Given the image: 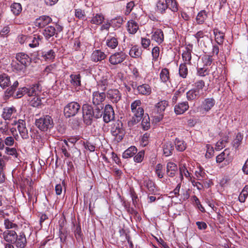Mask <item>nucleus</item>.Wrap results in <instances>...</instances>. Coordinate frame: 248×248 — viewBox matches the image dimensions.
I'll return each mask as SVG.
<instances>
[{
	"mask_svg": "<svg viewBox=\"0 0 248 248\" xmlns=\"http://www.w3.org/2000/svg\"><path fill=\"white\" fill-rule=\"evenodd\" d=\"M10 77L6 74L0 75V86L2 88H5L10 84Z\"/></svg>",
	"mask_w": 248,
	"mask_h": 248,
	"instance_id": "obj_31",
	"label": "nucleus"
},
{
	"mask_svg": "<svg viewBox=\"0 0 248 248\" xmlns=\"http://www.w3.org/2000/svg\"><path fill=\"white\" fill-rule=\"evenodd\" d=\"M215 100L213 98H208L205 99L201 105V108L205 111H209L215 105Z\"/></svg>",
	"mask_w": 248,
	"mask_h": 248,
	"instance_id": "obj_19",
	"label": "nucleus"
},
{
	"mask_svg": "<svg viewBox=\"0 0 248 248\" xmlns=\"http://www.w3.org/2000/svg\"><path fill=\"white\" fill-rule=\"evenodd\" d=\"M165 2H167V8H169L173 12L178 11V4L175 0H165Z\"/></svg>",
	"mask_w": 248,
	"mask_h": 248,
	"instance_id": "obj_48",
	"label": "nucleus"
},
{
	"mask_svg": "<svg viewBox=\"0 0 248 248\" xmlns=\"http://www.w3.org/2000/svg\"><path fill=\"white\" fill-rule=\"evenodd\" d=\"M52 19L49 16H42L36 19L34 25L40 28H43L50 23Z\"/></svg>",
	"mask_w": 248,
	"mask_h": 248,
	"instance_id": "obj_12",
	"label": "nucleus"
},
{
	"mask_svg": "<svg viewBox=\"0 0 248 248\" xmlns=\"http://www.w3.org/2000/svg\"><path fill=\"white\" fill-rule=\"evenodd\" d=\"M15 124H17V129L23 139H28L29 138L28 130L26 127V122L22 120H19L18 122H15Z\"/></svg>",
	"mask_w": 248,
	"mask_h": 248,
	"instance_id": "obj_10",
	"label": "nucleus"
},
{
	"mask_svg": "<svg viewBox=\"0 0 248 248\" xmlns=\"http://www.w3.org/2000/svg\"><path fill=\"white\" fill-rule=\"evenodd\" d=\"M141 126L144 130H147L150 128V118L147 114H146L142 119Z\"/></svg>",
	"mask_w": 248,
	"mask_h": 248,
	"instance_id": "obj_49",
	"label": "nucleus"
},
{
	"mask_svg": "<svg viewBox=\"0 0 248 248\" xmlns=\"http://www.w3.org/2000/svg\"><path fill=\"white\" fill-rule=\"evenodd\" d=\"M2 237L7 242L13 244L16 240L18 234L15 231L13 230H6L2 234Z\"/></svg>",
	"mask_w": 248,
	"mask_h": 248,
	"instance_id": "obj_13",
	"label": "nucleus"
},
{
	"mask_svg": "<svg viewBox=\"0 0 248 248\" xmlns=\"http://www.w3.org/2000/svg\"><path fill=\"white\" fill-rule=\"evenodd\" d=\"M195 175L196 177L197 180L199 181H203L207 177V175L206 174L204 170L202 167H200L195 171Z\"/></svg>",
	"mask_w": 248,
	"mask_h": 248,
	"instance_id": "obj_38",
	"label": "nucleus"
},
{
	"mask_svg": "<svg viewBox=\"0 0 248 248\" xmlns=\"http://www.w3.org/2000/svg\"><path fill=\"white\" fill-rule=\"evenodd\" d=\"M13 244L17 248H24L27 245V239L25 233L20 232L17 236V238Z\"/></svg>",
	"mask_w": 248,
	"mask_h": 248,
	"instance_id": "obj_16",
	"label": "nucleus"
},
{
	"mask_svg": "<svg viewBox=\"0 0 248 248\" xmlns=\"http://www.w3.org/2000/svg\"><path fill=\"white\" fill-rule=\"evenodd\" d=\"M93 107L88 104H84L82 107L83 120L86 125H91L93 123Z\"/></svg>",
	"mask_w": 248,
	"mask_h": 248,
	"instance_id": "obj_3",
	"label": "nucleus"
},
{
	"mask_svg": "<svg viewBox=\"0 0 248 248\" xmlns=\"http://www.w3.org/2000/svg\"><path fill=\"white\" fill-rule=\"evenodd\" d=\"M162 168L163 166L161 164H158L155 166V174L157 175V177L159 178H162L163 177L164 174L162 173Z\"/></svg>",
	"mask_w": 248,
	"mask_h": 248,
	"instance_id": "obj_62",
	"label": "nucleus"
},
{
	"mask_svg": "<svg viewBox=\"0 0 248 248\" xmlns=\"http://www.w3.org/2000/svg\"><path fill=\"white\" fill-rule=\"evenodd\" d=\"M112 135L115 137L117 142L121 141L124 135V130L123 128V124L119 122L115 124L111 130Z\"/></svg>",
	"mask_w": 248,
	"mask_h": 248,
	"instance_id": "obj_6",
	"label": "nucleus"
},
{
	"mask_svg": "<svg viewBox=\"0 0 248 248\" xmlns=\"http://www.w3.org/2000/svg\"><path fill=\"white\" fill-rule=\"evenodd\" d=\"M104 20V16L102 14H93L91 20V23L96 25H100Z\"/></svg>",
	"mask_w": 248,
	"mask_h": 248,
	"instance_id": "obj_35",
	"label": "nucleus"
},
{
	"mask_svg": "<svg viewBox=\"0 0 248 248\" xmlns=\"http://www.w3.org/2000/svg\"><path fill=\"white\" fill-rule=\"evenodd\" d=\"M189 108L188 102H183L178 103L174 107V111L177 115L182 114L186 111Z\"/></svg>",
	"mask_w": 248,
	"mask_h": 248,
	"instance_id": "obj_20",
	"label": "nucleus"
},
{
	"mask_svg": "<svg viewBox=\"0 0 248 248\" xmlns=\"http://www.w3.org/2000/svg\"><path fill=\"white\" fill-rule=\"evenodd\" d=\"M157 11L161 13H164L167 9V2L164 1L159 0L156 4Z\"/></svg>",
	"mask_w": 248,
	"mask_h": 248,
	"instance_id": "obj_55",
	"label": "nucleus"
},
{
	"mask_svg": "<svg viewBox=\"0 0 248 248\" xmlns=\"http://www.w3.org/2000/svg\"><path fill=\"white\" fill-rule=\"evenodd\" d=\"M194 37L196 38L198 43L201 45L206 46L203 40L202 39L206 38L208 39V37L207 35H205L204 32L202 31H198L195 35Z\"/></svg>",
	"mask_w": 248,
	"mask_h": 248,
	"instance_id": "obj_40",
	"label": "nucleus"
},
{
	"mask_svg": "<svg viewBox=\"0 0 248 248\" xmlns=\"http://www.w3.org/2000/svg\"><path fill=\"white\" fill-rule=\"evenodd\" d=\"M129 54L132 58H139L142 54V50L141 48L137 46H134L131 48Z\"/></svg>",
	"mask_w": 248,
	"mask_h": 248,
	"instance_id": "obj_32",
	"label": "nucleus"
},
{
	"mask_svg": "<svg viewBox=\"0 0 248 248\" xmlns=\"http://www.w3.org/2000/svg\"><path fill=\"white\" fill-rule=\"evenodd\" d=\"M160 78L161 81L164 83H166L167 81H170V72L168 69L164 68L161 70V71L160 73Z\"/></svg>",
	"mask_w": 248,
	"mask_h": 248,
	"instance_id": "obj_36",
	"label": "nucleus"
},
{
	"mask_svg": "<svg viewBox=\"0 0 248 248\" xmlns=\"http://www.w3.org/2000/svg\"><path fill=\"white\" fill-rule=\"evenodd\" d=\"M163 154L166 156H169L172 154L174 150V145L171 141H168L163 145Z\"/></svg>",
	"mask_w": 248,
	"mask_h": 248,
	"instance_id": "obj_24",
	"label": "nucleus"
},
{
	"mask_svg": "<svg viewBox=\"0 0 248 248\" xmlns=\"http://www.w3.org/2000/svg\"><path fill=\"white\" fill-rule=\"evenodd\" d=\"M11 10L15 16L19 15L22 11L21 5L19 3H14L11 6Z\"/></svg>",
	"mask_w": 248,
	"mask_h": 248,
	"instance_id": "obj_51",
	"label": "nucleus"
},
{
	"mask_svg": "<svg viewBox=\"0 0 248 248\" xmlns=\"http://www.w3.org/2000/svg\"><path fill=\"white\" fill-rule=\"evenodd\" d=\"M106 45L112 49L116 48L118 45L117 39L114 37H109L106 40Z\"/></svg>",
	"mask_w": 248,
	"mask_h": 248,
	"instance_id": "obj_45",
	"label": "nucleus"
},
{
	"mask_svg": "<svg viewBox=\"0 0 248 248\" xmlns=\"http://www.w3.org/2000/svg\"><path fill=\"white\" fill-rule=\"evenodd\" d=\"M12 67L13 71H16V72H19L24 71L26 69V67L24 64L19 63L18 62H13L12 64Z\"/></svg>",
	"mask_w": 248,
	"mask_h": 248,
	"instance_id": "obj_43",
	"label": "nucleus"
},
{
	"mask_svg": "<svg viewBox=\"0 0 248 248\" xmlns=\"http://www.w3.org/2000/svg\"><path fill=\"white\" fill-rule=\"evenodd\" d=\"M248 196V185H246L240 192L238 200L241 202H244Z\"/></svg>",
	"mask_w": 248,
	"mask_h": 248,
	"instance_id": "obj_44",
	"label": "nucleus"
},
{
	"mask_svg": "<svg viewBox=\"0 0 248 248\" xmlns=\"http://www.w3.org/2000/svg\"><path fill=\"white\" fill-rule=\"evenodd\" d=\"M102 116L105 123H108L114 119V111L110 105L108 104L105 106Z\"/></svg>",
	"mask_w": 248,
	"mask_h": 248,
	"instance_id": "obj_8",
	"label": "nucleus"
},
{
	"mask_svg": "<svg viewBox=\"0 0 248 248\" xmlns=\"http://www.w3.org/2000/svg\"><path fill=\"white\" fill-rule=\"evenodd\" d=\"M35 124L40 130L47 131L53 128L54 123L51 117L46 115L36 119Z\"/></svg>",
	"mask_w": 248,
	"mask_h": 248,
	"instance_id": "obj_2",
	"label": "nucleus"
},
{
	"mask_svg": "<svg viewBox=\"0 0 248 248\" xmlns=\"http://www.w3.org/2000/svg\"><path fill=\"white\" fill-rule=\"evenodd\" d=\"M175 145L176 150L180 152L184 151L186 148V144L185 141L178 138L175 139Z\"/></svg>",
	"mask_w": 248,
	"mask_h": 248,
	"instance_id": "obj_47",
	"label": "nucleus"
},
{
	"mask_svg": "<svg viewBox=\"0 0 248 248\" xmlns=\"http://www.w3.org/2000/svg\"><path fill=\"white\" fill-rule=\"evenodd\" d=\"M137 149L135 146H131L123 153L122 156L124 158L132 157L137 153Z\"/></svg>",
	"mask_w": 248,
	"mask_h": 248,
	"instance_id": "obj_29",
	"label": "nucleus"
},
{
	"mask_svg": "<svg viewBox=\"0 0 248 248\" xmlns=\"http://www.w3.org/2000/svg\"><path fill=\"white\" fill-rule=\"evenodd\" d=\"M80 109V106L77 102L73 101L67 104L64 108V114L66 117L75 116Z\"/></svg>",
	"mask_w": 248,
	"mask_h": 248,
	"instance_id": "obj_4",
	"label": "nucleus"
},
{
	"mask_svg": "<svg viewBox=\"0 0 248 248\" xmlns=\"http://www.w3.org/2000/svg\"><path fill=\"white\" fill-rule=\"evenodd\" d=\"M160 49L158 46L154 47L152 51V54L153 57V60L156 61L159 56Z\"/></svg>",
	"mask_w": 248,
	"mask_h": 248,
	"instance_id": "obj_61",
	"label": "nucleus"
},
{
	"mask_svg": "<svg viewBox=\"0 0 248 248\" xmlns=\"http://www.w3.org/2000/svg\"><path fill=\"white\" fill-rule=\"evenodd\" d=\"M16 112V110L14 107H5L3 109L1 116L5 120H9L14 117Z\"/></svg>",
	"mask_w": 248,
	"mask_h": 248,
	"instance_id": "obj_15",
	"label": "nucleus"
},
{
	"mask_svg": "<svg viewBox=\"0 0 248 248\" xmlns=\"http://www.w3.org/2000/svg\"><path fill=\"white\" fill-rule=\"evenodd\" d=\"M106 55L100 50H95L93 51L91 55V60L94 62H98L104 60Z\"/></svg>",
	"mask_w": 248,
	"mask_h": 248,
	"instance_id": "obj_22",
	"label": "nucleus"
},
{
	"mask_svg": "<svg viewBox=\"0 0 248 248\" xmlns=\"http://www.w3.org/2000/svg\"><path fill=\"white\" fill-rule=\"evenodd\" d=\"M143 186L147 188L149 192L152 193L155 192V184L151 180L149 179L144 180Z\"/></svg>",
	"mask_w": 248,
	"mask_h": 248,
	"instance_id": "obj_39",
	"label": "nucleus"
},
{
	"mask_svg": "<svg viewBox=\"0 0 248 248\" xmlns=\"http://www.w3.org/2000/svg\"><path fill=\"white\" fill-rule=\"evenodd\" d=\"M43 37L40 35L34 34L29 36L27 39V44L30 47L34 48L38 46L40 42L42 40Z\"/></svg>",
	"mask_w": 248,
	"mask_h": 248,
	"instance_id": "obj_14",
	"label": "nucleus"
},
{
	"mask_svg": "<svg viewBox=\"0 0 248 248\" xmlns=\"http://www.w3.org/2000/svg\"><path fill=\"white\" fill-rule=\"evenodd\" d=\"M144 151H140L134 157V160L135 162L137 163L141 162L144 157Z\"/></svg>",
	"mask_w": 248,
	"mask_h": 248,
	"instance_id": "obj_63",
	"label": "nucleus"
},
{
	"mask_svg": "<svg viewBox=\"0 0 248 248\" xmlns=\"http://www.w3.org/2000/svg\"><path fill=\"white\" fill-rule=\"evenodd\" d=\"M103 106L102 105L97 106L94 109H93V119H99L102 117L103 115L102 110Z\"/></svg>",
	"mask_w": 248,
	"mask_h": 248,
	"instance_id": "obj_46",
	"label": "nucleus"
},
{
	"mask_svg": "<svg viewBox=\"0 0 248 248\" xmlns=\"http://www.w3.org/2000/svg\"><path fill=\"white\" fill-rule=\"evenodd\" d=\"M92 102L95 106H100L106 97V94L104 92L100 93L95 91L93 93Z\"/></svg>",
	"mask_w": 248,
	"mask_h": 248,
	"instance_id": "obj_11",
	"label": "nucleus"
},
{
	"mask_svg": "<svg viewBox=\"0 0 248 248\" xmlns=\"http://www.w3.org/2000/svg\"><path fill=\"white\" fill-rule=\"evenodd\" d=\"M26 94H28L27 87L20 88L15 94L14 97L16 98H20Z\"/></svg>",
	"mask_w": 248,
	"mask_h": 248,
	"instance_id": "obj_56",
	"label": "nucleus"
},
{
	"mask_svg": "<svg viewBox=\"0 0 248 248\" xmlns=\"http://www.w3.org/2000/svg\"><path fill=\"white\" fill-rule=\"evenodd\" d=\"M243 138V136L240 133H238L235 137V138L233 141V146L235 149H238L240 145L241 144L242 140Z\"/></svg>",
	"mask_w": 248,
	"mask_h": 248,
	"instance_id": "obj_50",
	"label": "nucleus"
},
{
	"mask_svg": "<svg viewBox=\"0 0 248 248\" xmlns=\"http://www.w3.org/2000/svg\"><path fill=\"white\" fill-rule=\"evenodd\" d=\"M27 89L28 95L29 96L38 95L41 90V86L38 83L30 86Z\"/></svg>",
	"mask_w": 248,
	"mask_h": 248,
	"instance_id": "obj_21",
	"label": "nucleus"
},
{
	"mask_svg": "<svg viewBox=\"0 0 248 248\" xmlns=\"http://www.w3.org/2000/svg\"><path fill=\"white\" fill-rule=\"evenodd\" d=\"M178 168L177 165L171 162H170L167 164V174L170 177H173L177 172Z\"/></svg>",
	"mask_w": 248,
	"mask_h": 248,
	"instance_id": "obj_23",
	"label": "nucleus"
},
{
	"mask_svg": "<svg viewBox=\"0 0 248 248\" xmlns=\"http://www.w3.org/2000/svg\"><path fill=\"white\" fill-rule=\"evenodd\" d=\"M127 55L123 51L115 52L111 55L109 58V62L112 65H117L123 62Z\"/></svg>",
	"mask_w": 248,
	"mask_h": 248,
	"instance_id": "obj_7",
	"label": "nucleus"
},
{
	"mask_svg": "<svg viewBox=\"0 0 248 248\" xmlns=\"http://www.w3.org/2000/svg\"><path fill=\"white\" fill-rule=\"evenodd\" d=\"M228 152L229 150L225 149L223 152L218 155L216 157L217 162L219 163L222 162L225 159L226 156L228 155Z\"/></svg>",
	"mask_w": 248,
	"mask_h": 248,
	"instance_id": "obj_57",
	"label": "nucleus"
},
{
	"mask_svg": "<svg viewBox=\"0 0 248 248\" xmlns=\"http://www.w3.org/2000/svg\"><path fill=\"white\" fill-rule=\"evenodd\" d=\"M206 153L205 154V157L207 158H210L212 157L214 154V150L213 147L209 144L206 145Z\"/></svg>",
	"mask_w": 248,
	"mask_h": 248,
	"instance_id": "obj_60",
	"label": "nucleus"
},
{
	"mask_svg": "<svg viewBox=\"0 0 248 248\" xmlns=\"http://www.w3.org/2000/svg\"><path fill=\"white\" fill-rule=\"evenodd\" d=\"M124 21L123 18L119 16L110 20V24L113 28H119Z\"/></svg>",
	"mask_w": 248,
	"mask_h": 248,
	"instance_id": "obj_53",
	"label": "nucleus"
},
{
	"mask_svg": "<svg viewBox=\"0 0 248 248\" xmlns=\"http://www.w3.org/2000/svg\"><path fill=\"white\" fill-rule=\"evenodd\" d=\"M202 94L203 93H200L199 91L193 89L186 93V98L188 100H193L199 98Z\"/></svg>",
	"mask_w": 248,
	"mask_h": 248,
	"instance_id": "obj_26",
	"label": "nucleus"
},
{
	"mask_svg": "<svg viewBox=\"0 0 248 248\" xmlns=\"http://www.w3.org/2000/svg\"><path fill=\"white\" fill-rule=\"evenodd\" d=\"M19 83L18 81H15L13 84L10 87H9L5 92V96L7 97H9L11 96H14V93L18 87Z\"/></svg>",
	"mask_w": 248,
	"mask_h": 248,
	"instance_id": "obj_33",
	"label": "nucleus"
},
{
	"mask_svg": "<svg viewBox=\"0 0 248 248\" xmlns=\"http://www.w3.org/2000/svg\"><path fill=\"white\" fill-rule=\"evenodd\" d=\"M197 74L201 77H204L209 74V70L207 68L203 67L198 68L197 70Z\"/></svg>",
	"mask_w": 248,
	"mask_h": 248,
	"instance_id": "obj_64",
	"label": "nucleus"
},
{
	"mask_svg": "<svg viewBox=\"0 0 248 248\" xmlns=\"http://www.w3.org/2000/svg\"><path fill=\"white\" fill-rule=\"evenodd\" d=\"M108 84V78L107 76H103L97 81V87L98 89L102 91H105Z\"/></svg>",
	"mask_w": 248,
	"mask_h": 248,
	"instance_id": "obj_27",
	"label": "nucleus"
},
{
	"mask_svg": "<svg viewBox=\"0 0 248 248\" xmlns=\"http://www.w3.org/2000/svg\"><path fill=\"white\" fill-rule=\"evenodd\" d=\"M207 17V13L205 10L200 11L196 16V22L198 24H202Z\"/></svg>",
	"mask_w": 248,
	"mask_h": 248,
	"instance_id": "obj_41",
	"label": "nucleus"
},
{
	"mask_svg": "<svg viewBox=\"0 0 248 248\" xmlns=\"http://www.w3.org/2000/svg\"><path fill=\"white\" fill-rule=\"evenodd\" d=\"M168 102L166 100H162L155 105V109L157 113L160 114L163 112L168 106Z\"/></svg>",
	"mask_w": 248,
	"mask_h": 248,
	"instance_id": "obj_42",
	"label": "nucleus"
},
{
	"mask_svg": "<svg viewBox=\"0 0 248 248\" xmlns=\"http://www.w3.org/2000/svg\"><path fill=\"white\" fill-rule=\"evenodd\" d=\"M127 31L131 34L135 33L139 29V26L135 21L131 20L127 23Z\"/></svg>",
	"mask_w": 248,
	"mask_h": 248,
	"instance_id": "obj_34",
	"label": "nucleus"
},
{
	"mask_svg": "<svg viewBox=\"0 0 248 248\" xmlns=\"http://www.w3.org/2000/svg\"><path fill=\"white\" fill-rule=\"evenodd\" d=\"M71 83L74 87H78L81 85V76L80 74H71L70 76Z\"/></svg>",
	"mask_w": 248,
	"mask_h": 248,
	"instance_id": "obj_37",
	"label": "nucleus"
},
{
	"mask_svg": "<svg viewBox=\"0 0 248 248\" xmlns=\"http://www.w3.org/2000/svg\"><path fill=\"white\" fill-rule=\"evenodd\" d=\"M151 38L152 40L156 42L158 45L161 44L164 41V39L163 31L159 29H155L152 31Z\"/></svg>",
	"mask_w": 248,
	"mask_h": 248,
	"instance_id": "obj_18",
	"label": "nucleus"
},
{
	"mask_svg": "<svg viewBox=\"0 0 248 248\" xmlns=\"http://www.w3.org/2000/svg\"><path fill=\"white\" fill-rule=\"evenodd\" d=\"M191 51L190 49L186 48V50L182 53L183 60L187 63H190L191 60Z\"/></svg>",
	"mask_w": 248,
	"mask_h": 248,
	"instance_id": "obj_54",
	"label": "nucleus"
},
{
	"mask_svg": "<svg viewBox=\"0 0 248 248\" xmlns=\"http://www.w3.org/2000/svg\"><path fill=\"white\" fill-rule=\"evenodd\" d=\"M41 56L46 61H51L55 58V53L52 49L43 51L41 53Z\"/></svg>",
	"mask_w": 248,
	"mask_h": 248,
	"instance_id": "obj_30",
	"label": "nucleus"
},
{
	"mask_svg": "<svg viewBox=\"0 0 248 248\" xmlns=\"http://www.w3.org/2000/svg\"><path fill=\"white\" fill-rule=\"evenodd\" d=\"M106 94L107 98L113 104H117L122 99V93L118 89L108 90Z\"/></svg>",
	"mask_w": 248,
	"mask_h": 248,
	"instance_id": "obj_9",
	"label": "nucleus"
},
{
	"mask_svg": "<svg viewBox=\"0 0 248 248\" xmlns=\"http://www.w3.org/2000/svg\"><path fill=\"white\" fill-rule=\"evenodd\" d=\"M16 58L17 62L24 64L26 67L30 65L31 62V59L29 55L23 52L16 54Z\"/></svg>",
	"mask_w": 248,
	"mask_h": 248,
	"instance_id": "obj_17",
	"label": "nucleus"
},
{
	"mask_svg": "<svg viewBox=\"0 0 248 248\" xmlns=\"http://www.w3.org/2000/svg\"><path fill=\"white\" fill-rule=\"evenodd\" d=\"M62 30V28L61 26L57 25L55 26H49L44 30L43 34L45 38L48 40L51 38H53L54 36L57 37V35Z\"/></svg>",
	"mask_w": 248,
	"mask_h": 248,
	"instance_id": "obj_5",
	"label": "nucleus"
},
{
	"mask_svg": "<svg viewBox=\"0 0 248 248\" xmlns=\"http://www.w3.org/2000/svg\"><path fill=\"white\" fill-rule=\"evenodd\" d=\"M188 74V69L186 65V63L181 64L179 66V76L183 78H186Z\"/></svg>",
	"mask_w": 248,
	"mask_h": 248,
	"instance_id": "obj_52",
	"label": "nucleus"
},
{
	"mask_svg": "<svg viewBox=\"0 0 248 248\" xmlns=\"http://www.w3.org/2000/svg\"><path fill=\"white\" fill-rule=\"evenodd\" d=\"M138 93L140 94L148 95L151 93V88L147 84H143L137 87Z\"/></svg>",
	"mask_w": 248,
	"mask_h": 248,
	"instance_id": "obj_25",
	"label": "nucleus"
},
{
	"mask_svg": "<svg viewBox=\"0 0 248 248\" xmlns=\"http://www.w3.org/2000/svg\"><path fill=\"white\" fill-rule=\"evenodd\" d=\"M142 103L140 100H136L131 104V111L133 116L131 121L128 122V124L134 125L138 123L144 115V109L141 106Z\"/></svg>",
	"mask_w": 248,
	"mask_h": 248,
	"instance_id": "obj_1",
	"label": "nucleus"
},
{
	"mask_svg": "<svg viewBox=\"0 0 248 248\" xmlns=\"http://www.w3.org/2000/svg\"><path fill=\"white\" fill-rule=\"evenodd\" d=\"M204 86H205L204 81L202 80H200L196 81L195 83V86L196 88H194V89H195L196 90L199 91L200 93H203L202 89L204 87Z\"/></svg>",
	"mask_w": 248,
	"mask_h": 248,
	"instance_id": "obj_59",
	"label": "nucleus"
},
{
	"mask_svg": "<svg viewBox=\"0 0 248 248\" xmlns=\"http://www.w3.org/2000/svg\"><path fill=\"white\" fill-rule=\"evenodd\" d=\"M4 225L5 226V229L7 230H9L10 229H13L17 227V225L13 223L11 221H10L8 219H5L4 222Z\"/></svg>",
	"mask_w": 248,
	"mask_h": 248,
	"instance_id": "obj_58",
	"label": "nucleus"
},
{
	"mask_svg": "<svg viewBox=\"0 0 248 248\" xmlns=\"http://www.w3.org/2000/svg\"><path fill=\"white\" fill-rule=\"evenodd\" d=\"M213 33L215 35V40L219 45H222L224 41V34L217 29H214Z\"/></svg>",
	"mask_w": 248,
	"mask_h": 248,
	"instance_id": "obj_28",
	"label": "nucleus"
}]
</instances>
